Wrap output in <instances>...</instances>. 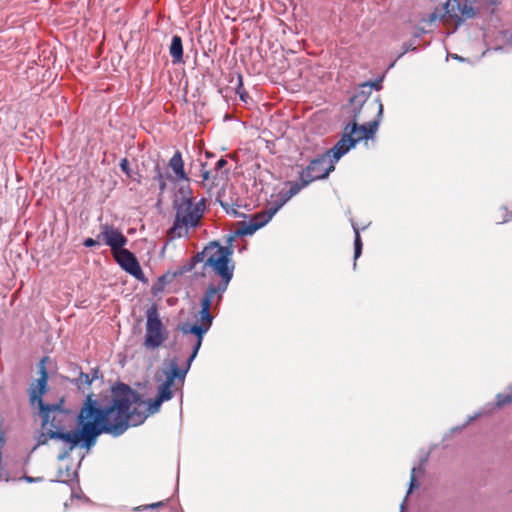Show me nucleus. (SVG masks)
Returning a JSON list of instances; mask_svg holds the SVG:
<instances>
[{"label":"nucleus","instance_id":"nucleus-1","mask_svg":"<svg viewBox=\"0 0 512 512\" xmlns=\"http://www.w3.org/2000/svg\"><path fill=\"white\" fill-rule=\"evenodd\" d=\"M232 249L222 246L218 242H210L201 252L194 255L190 263L183 266L180 273L195 269L196 265L202 263L199 275L206 279L208 287L201 299V309L198 312L195 324L183 323L179 326L183 334H194L197 339L193 345V351L189 361L196 357L204 335L210 329L213 321L211 308L213 304H220L223 293L234 275L235 264L232 260Z\"/></svg>","mask_w":512,"mask_h":512},{"label":"nucleus","instance_id":"nucleus-7","mask_svg":"<svg viewBox=\"0 0 512 512\" xmlns=\"http://www.w3.org/2000/svg\"><path fill=\"white\" fill-rule=\"evenodd\" d=\"M358 122L352 120V123L347 124L340 140L330 149L335 160H339L357 142L372 138L379 126L376 121L363 123L362 125H359Z\"/></svg>","mask_w":512,"mask_h":512},{"label":"nucleus","instance_id":"nucleus-25","mask_svg":"<svg viewBox=\"0 0 512 512\" xmlns=\"http://www.w3.org/2000/svg\"><path fill=\"white\" fill-rule=\"evenodd\" d=\"M120 168L121 170L126 173L128 176H130V169H129V162L126 158H123L120 162Z\"/></svg>","mask_w":512,"mask_h":512},{"label":"nucleus","instance_id":"nucleus-14","mask_svg":"<svg viewBox=\"0 0 512 512\" xmlns=\"http://www.w3.org/2000/svg\"><path fill=\"white\" fill-rule=\"evenodd\" d=\"M270 218L271 215H267L265 213H257L249 221L239 222L235 229V235H252L258 229L263 227L270 220Z\"/></svg>","mask_w":512,"mask_h":512},{"label":"nucleus","instance_id":"nucleus-2","mask_svg":"<svg viewBox=\"0 0 512 512\" xmlns=\"http://www.w3.org/2000/svg\"><path fill=\"white\" fill-rule=\"evenodd\" d=\"M48 373L44 366L41 367V376L31 384L29 389V400L32 406H37L41 417V432L37 437V446L45 445L52 439L62 440L69 444V450L77 445L87 448V436L83 431V424L77 417L79 428L73 431H66L70 424L71 413L63 408L64 399L55 404L44 403L42 396L47 390Z\"/></svg>","mask_w":512,"mask_h":512},{"label":"nucleus","instance_id":"nucleus-21","mask_svg":"<svg viewBox=\"0 0 512 512\" xmlns=\"http://www.w3.org/2000/svg\"><path fill=\"white\" fill-rule=\"evenodd\" d=\"M162 402L163 401H159V397H156L155 399L151 400L148 403V407H146L147 415L148 414H153V413L157 412L159 410Z\"/></svg>","mask_w":512,"mask_h":512},{"label":"nucleus","instance_id":"nucleus-10","mask_svg":"<svg viewBox=\"0 0 512 512\" xmlns=\"http://www.w3.org/2000/svg\"><path fill=\"white\" fill-rule=\"evenodd\" d=\"M168 167L171 169L172 174L163 173L158 165L155 168L156 175L154 176V180L158 182L159 189L161 192H163L166 189L167 181L173 183L179 181H188V176L185 172L182 154L179 150H177L170 158L168 162Z\"/></svg>","mask_w":512,"mask_h":512},{"label":"nucleus","instance_id":"nucleus-27","mask_svg":"<svg viewBox=\"0 0 512 512\" xmlns=\"http://www.w3.org/2000/svg\"><path fill=\"white\" fill-rule=\"evenodd\" d=\"M415 471H416V469H415V468H413V469H412V473H411V478H410V489H409V492H411V491H412V489H413L414 487H416V486H417V483H416L417 481H416Z\"/></svg>","mask_w":512,"mask_h":512},{"label":"nucleus","instance_id":"nucleus-11","mask_svg":"<svg viewBox=\"0 0 512 512\" xmlns=\"http://www.w3.org/2000/svg\"><path fill=\"white\" fill-rule=\"evenodd\" d=\"M189 357H191V355ZM189 359L190 358H188L187 367L185 369L179 368L177 359L171 360V362L169 363L168 370L164 371L166 379L159 386V392H158V396H157V397H159V401H167L172 398L173 393H172L171 388L174 385L175 379L178 378L180 381L183 382L185 375L189 369V366H190L191 362L194 360V358L191 361H189Z\"/></svg>","mask_w":512,"mask_h":512},{"label":"nucleus","instance_id":"nucleus-9","mask_svg":"<svg viewBox=\"0 0 512 512\" xmlns=\"http://www.w3.org/2000/svg\"><path fill=\"white\" fill-rule=\"evenodd\" d=\"M146 318L144 346L147 349H156L160 347L166 339L164 327L156 305H152L147 309Z\"/></svg>","mask_w":512,"mask_h":512},{"label":"nucleus","instance_id":"nucleus-8","mask_svg":"<svg viewBox=\"0 0 512 512\" xmlns=\"http://www.w3.org/2000/svg\"><path fill=\"white\" fill-rule=\"evenodd\" d=\"M337 161L329 149L324 154L310 161L308 166L301 171L300 180L304 185H309L313 181L327 178L335 170V163Z\"/></svg>","mask_w":512,"mask_h":512},{"label":"nucleus","instance_id":"nucleus-26","mask_svg":"<svg viewBox=\"0 0 512 512\" xmlns=\"http://www.w3.org/2000/svg\"><path fill=\"white\" fill-rule=\"evenodd\" d=\"M227 164H228V162L224 158L219 159L215 165V172L218 173V171L221 170L223 167H225Z\"/></svg>","mask_w":512,"mask_h":512},{"label":"nucleus","instance_id":"nucleus-15","mask_svg":"<svg viewBox=\"0 0 512 512\" xmlns=\"http://www.w3.org/2000/svg\"><path fill=\"white\" fill-rule=\"evenodd\" d=\"M127 415H128V424L137 426L144 422V420L147 417L146 413V403L141 400L140 396L138 395L137 402L133 404H129L127 409Z\"/></svg>","mask_w":512,"mask_h":512},{"label":"nucleus","instance_id":"nucleus-23","mask_svg":"<svg viewBox=\"0 0 512 512\" xmlns=\"http://www.w3.org/2000/svg\"><path fill=\"white\" fill-rule=\"evenodd\" d=\"M237 93L239 94L241 100L246 101L248 94L244 91L243 83L241 78L239 79V85L237 87Z\"/></svg>","mask_w":512,"mask_h":512},{"label":"nucleus","instance_id":"nucleus-4","mask_svg":"<svg viewBox=\"0 0 512 512\" xmlns=\"http://www.w3.org/2000/svg\"><path fill=\"white\" fill-rule=\"evenodd\" d=\"M500 0H448L430 15V21L442 20L445 25L457 28L464 21L473 18L481 9L494 11Z\"/></svg>","mask_w":512,"mask_h":512},{"label":"nucleus","instance_id":"nucleus-24","mask_svg":"<svg viewBox=\"0 0 512 512\" xmlns=\"http://www.w3.org/2000/svg\"><path fill=\"white\" fill-rule=\"evenodd\" d=\"M100 242H102V241L99 240L98 238L97 239L87 238V239H85L83 244L85 247H93V246L99 245Z\"/></svg>","mask_w":512,"mask_h":512},{"label":"nucleus","instance_id":"nucleus-12","mask_svg":"<svg viewBox=\"0 0 512 512\" xmlns=\"http://www.w3.org/2000/svg\"><path fill=\"white\" fill-rule=\"evenodd\" d=\"M112 255L115 261L123 270H125L127 273H129L136 279L143 280L144 273L136 256L132 252H130L128 249L123 248L113 253Z\"/></svg>","mask_w":512,"mask_h":512},{"label":"nucleus","instance_id":"nucleus-22","mask_svg":"<svg viewBox=\"0 0 512 512\" xmlns=\"http://www.w3.org/2000/svg\"><path fill=\"white\" fill-rule=\"evenodd\" d=\"M165 504H166L165 501H159L156 503L139 506L135 510L139 511V510H146V509H154V508H158V507H163Z\"/></svg>","mask_w":512,"mask_h":512},{"label":"nucleus","instance_id":"nucleus-18","mask_svg":"<svg viewBox=\"0 0 512 512\" xmlns=\"http://www.w3.org/2000/svg\"><path fill=\"white\" fill-rule=\"evenodd\" d=\"M289 189L286 190L282 195V202L285 203L288 200H290L293 196L298 194L300 190L307 185H304V183L301 181V183L298 182H288Z\"/></svg>","mask_w":512,"mask_h":512},{"label":"nucleus","instance_id":"nucleus-16","mask_svg":"<svg viewBox=\"0 0 512 512\" xmlns=\"http://www.w3.org/2000/svg\"><path fill=\"white\" fill-rule=\"evenodd\" d=\"M169 53L172 57L173 63H180L183 61V44L182 39L178 35L172 37Z\"/></svg>","mask_w":512,"mask_h":512},{"label":"nucleus","instance_id":"nucleus-3","mask_svg":"<svg viewBox=\"0 0 512 512\" xmlns=\"http://www.w3.org/2000/svg\"><path fill=\"white\" fill-rule=\"evenodd\" d=\"M138 400V393L123 384L120 392L113 398L112 404L103 409L92 394L86 396L79 412L87 436V449L95 444L96 438L103 432L119 436L129 427L127 409L129 404Z\"/></svg>","mask_w":512,"mask_h":512},{"label":"nucleus","instance_id":"nucleus-6","mask_svg":"<svg viewBox=\"0 0 512 512\" xmlns=\"http://www.w3.org/2000/svg\"><path fill=\"white\" fill-rule=\"evenodd\" d=\"M373 87L380 88L377 82L363 83L360 90L350 98L347 108L352 120L362 121L363 123L376 121L379 125L383 113V104L378 98H370Z\"/></svg>","mask_w":512,"mask_h":512},{"label":"nucleus","instance_id":"nucleus-5","mask_svg":"<svg viewBox=\"0 0 512 512\" xmlns=\"http://www.w3.org/2000/svg\"><path fill=\"white\" fill-rule=\"evenodd\" d=\"M175 219L168 230L170 239L188 237L189 231L196 229L203 218L204 199L194 202L192 197H182L173 203Z\"/></svg>","mask_w":512,"mask_h":512},{"label":"nucleus","instance_id":"nucleus-19","mask_svg":"<svg viewBox=\"0 0 512 512\" xmlns=\"http://www.w3.org/2000/svg\"><path fill=\"white\" fill-rule=\"evenodd\" d=\"M355 241H354V257L357 259L362 252V241L357 227H354Z\"/></svg>","mask_w":512,"mask_h":512},{"label":"nucleus","instance_id":"nucleus-17","mask_svg":"<svg viewBox=\"0 0 512 512\" xmlns=\"http://www.w3.org/2000/svg\"><path fill=\"white\" fill-rule=\"evenodd\" d=\"M201 177L205 186L212 188L217 185L216 180L218 179V173H213L211 170H207L206 164H202Z\"/></svg>","mask_w":512,"mask_h":512},{"label":"nucleus","instance_id":"nucleus-13","mask_svg":"<svg viewBox=\"0 0 512 512\" xmlns=\"http://www.w3.org/2000/svg\"><path fill=\"white\" fill-rule=\"evenodd\" d=\"M98 239L111 248L112 254L123 249L128 242L122 232L109 224L101 225Z\"/></svg>","mask_w":512,"mask_h":512},{"label":"nucleus","instance_id":"nucleus-20","mask_svg":"<svg viewBox=\"0 0 512 512\" xmlns=\"http://www.w3.org/2000/svg\"><path fill=\"white\" fill-rule=\"evenodd\" d=\"M93 382V378H90V374L80 372L79 377L76 379V384L78 388H81L82 385L89 386Z\"/></svg>","mask_w":512,"mask_h":512},{"label":"nucleus","instance_id":"nucleus-28","mask_svg":"<svg viewBox=\"0 0 512 512\" xmlns=\"http://www.w3.org/2000/svg\"><path fill=\"white\" fill-rule=\"evenodd\" d=\"M99 370L93 369L92 374H90V378H93V381L98 378Z\"/></svg>","mask_w":512,"mask_h":512}]
</instances>
